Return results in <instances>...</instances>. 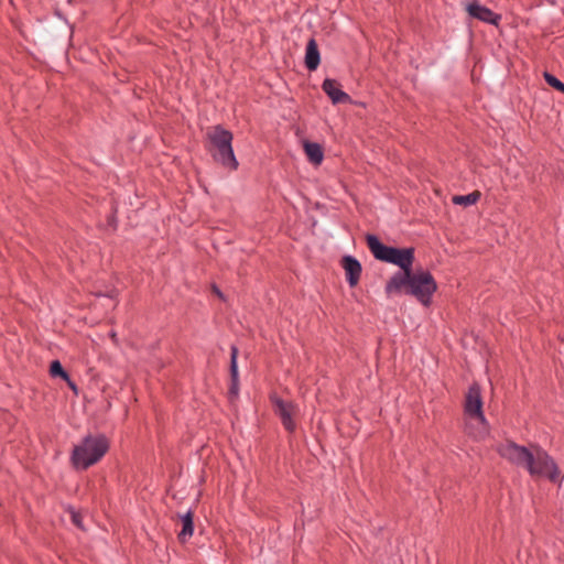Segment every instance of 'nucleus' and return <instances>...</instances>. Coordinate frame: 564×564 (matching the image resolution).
<instances>
[{"instance_id": "1", "label": "nucleus", "mask_w": 564, "mask_h": 564, "mask_svg": "<svg viewBox=\"0 0 564 564\" xmlns=\"http://www.w3.org/2000/svg\"><path fill=\"white\" fill-rule=\"evenodd\" d=\"M497 451L501 457L511 464L528 469L532 476L547 477L553 482L563 479L555 462L541 447L527 448L513 442H507L499 445Z\"/></svg>"}, {"instance_id": "2", "label": "nucleus", "mask_w": 564, "mask_h": 564, "mask_svg": "<svg viewBox=\"0 0 564 564\" xmlns=\"http://www.w3.org/2000/svg\"><path fill=\"white\" fill-rule=\"evenodd\" d=\"M436 288V282L430 272L411 269L394 273L387 282L386 293L389 296L401 293L410 294L426 306L430 304Z\"/></svg>"}, {"instance_id": "3", "label": "nucleus", "mask_w": 564, "mask_h": 564, "mask_svg": "<svg viewBox=\"0 0 564 564\" xmlns=\"http://www.w3.org/2000/svg\"><path fill=\"white\" fill-rule=\"evenodd\" d=\"M466 432L476 440H482L489 433V426L482 412L480 387L474 383L467 391L464 403Z\"/></svg>"}, {"instance_id": "4", "label": "nucleus", "mask_w": 564, "mask_h": 564, "mask_svg": "<svg viewBox=\"0 0 564 564\" xmlns=\"http://www.w3.org/2000/svg\"><path fill=\"white\" fill-rule=\"evenodd\" d=\"M108 448L109 442L105 435H88L74 447L72 463L77 469H87L98 463Z\"/></svg>"}, {"instance_id": "5", "label": "nucleus", "mask_w": 564, "mask_h": 564, "mask_svg": "<svg viewBox=\"0 0 564 564\" xmlns=\"http://www.w3.org/2000/svg\"><path fill=\"white\" fill-rule=\"evenodd\" d=\"M367 246L373 257L380 261L398 265L401 271L405 272L412 269L414 262L413 248H394L383 245L376 236L368 235Z\"/></svg>"}, {"instance_id": "6", "label": "nucleus", "mask_w": 564, "mask_h": 564, "mask_svg": "<svg viewBox=\"0 0 564 564\" xmlns=\"http://www.w3.org/2000/svg\"><path fill=\"white\" fill-rule=\"evenodd\" d=\"M209 151L213 158L229 170H236L238 162L235 158L231 141L232 134L220 126H215L207 131Z\"/></svg>"}, {"instance_id": "7", "label": "nucleus", "mask_w": 564, "mask_h": 564, "mask_svg": "<svg viewBox=\"0 0 564 564\" xmlns=\"http://www.w3.org/2000/svg\"><path fill=\"white\" fill-rule=\"evenodd\" d=\"M275 413L280 416L283 426L289 431L295 430V419L300 414L299 406L292 401H285L278 397L272 398Z\"/></svg>"}, {"instance_id": "8", "label": "nucleus", "mask_w": 564, "mask_h": 564, "mask_svg": "<svg viewBox=\"0 0 564 564\" xmlns=\"http://www.w3.org/2000/svg\"><path fill=\"white\" fill-rule=\"evenodd\" d=\"M466 11L468 14L482 22H487L494 25H498L501 17L496 14L487 7L482 6L479 1L474 0L466 6Z\"/></svg>"}, {"instance_id": "9", "label": "nucleus", "mask_w": 564, "mask_h": 564, "mask_svg": "<svg viewBox=\"0 0 564 564\" xmlns=\"http://www.w3.org/2000/svg\"><path fill=\"white\" fill-rule=\"evenodd\" d=\"M322 87L334 104H345L350 100V97L341 90L340 85L335 79H325Z\"/></svg>"}, {"instance_id": "10", "label": "nucleus", "mask_w": 564, "mask_h": 564, "mask_svg": "<svg viewBox=\"0 0 564 564\" xmlns=\"http://www.w3.org/2000/svg\"><path fill=\"white\" fill-rule=\"evenodd\" d=\"M341 263L349 285H357L361 274V265L359 261L354 257L346 256L343 258Z\"/></svg>"}, {"instance_id": "11", "label": "nucleus", "mask_w": 564, "mask_h": 564, "mask_svg": "<svg viewBox=\"0 0 564 564\" xmlns=\"http://www.w3.org/2000/svg\"><path fill=\"white\" fill-rule=\"evenodd\" d=\"M321 62L317 43L314 39H311L306 45L305 51V65L310 70H315Z\"/></svg>"}, {"instance_id": "12", "label": "nucleus", "mask_w": 564, "mask_h": 564, "mask_svg": "<svg viewBox=\"0 0 564 564\" xmlns=\"http://www.w3.org/2000/svg\"><path fill=\"white\" fill-rule=\"evenodd\" d=\"M194 512L187 511L184 516H181L182 530L178 534V538L182 542L188 540L194 533Z\"/></svg>"}, {"instance_id": "13", "label": "nucleus", "mask_w": 564, "mask_h": 564, "mask_svg": "<svg viewBox=\"0 0 564 564\" xmlns=\"http://www.w3.org/2000/svg\"><path fill=\"white\" fill-rule=\"evenodd\" d=\"M304 151H305L307 159L313 164L318 165L323 161L324 154H323L322 147L318 143L308 142V141L304 142Z\"/></svg>"}, {"instance_id": "14", "label": "nucleus", "mask_w": 564, "mask_h": 564, "mask_svg": "<svg viewBox=\"0 0 564 564\" xmlns=\"http://www.w3.org/2000/svg\"><path fill=\"white\" fill-rule=\"evenodd\" d=\"M480 198V193L475 191L468 195H456L452 198L455 205L470 206Z\"/></svg>"}, {"instance_id": "15", "label": "nucleus", "mask_w": 564, "mask_h": 564, "mask_svg": "<svg viewBox=\"0 0 564 564\" xmlns=\"http://www.w3.org/2000/svg\"><path fill=\"white\" fill-rule=\"evenodd\" d=\"M237 355L238 350L236 347H231V365H230V372H231V379H232V392L237 393L236 386H237V379H238V366H237Z\"/></svg>"}, {"instance_id": "16", "label": "nucleus", "mask_w": 564, "mask_h": 564, "mask_svg": "<svg viewBox=\"0 0 564 564\" xmlns=\"http://www.w3.org/2000/svg\"><path fill=\"white\" fill-rule=\"evenodd\" d=\"M545 82L553 88L564 93V84L550 73H544Z\"/></svg>"}, {"instance_id": "17", "label": "nucleus", "mask_w": 564, "mask_h": 564, "mask_svg": "<svg viewBox=\"0 0 564 564\" xmlns=\"http://www.w3.org/2000/svg\"><path fill=\"white\" fill-rule=\"evenodd\" d=\"M50 371H51V375L54 377L59 376L63 379L68 380V375L64 371L61 362L57 360H55L51 364Z\"/></svg>"}, {"instance_id": "18", "label": "nucleus", "mask_w": 564, "mask_h": 564, "mask_svg": "<svg viewBox=\"0 0 564 564\" xmlns=\"http://www.w3.org/2000/svg\"><path fill=\"white\" fill-rule=\"evenodd\" d=\"M72 520L75 525H77L78 528H82V520H80L79 514L72 512Z\"/></svg>"}, {"instance_id": "19", "label": "nucleus", "mask_w": 564, "mask_h": 564, "mask_svg": "<svg viewBox=\"0 0 564 564\" xmlns=\"http://www.w3.org/2000/svg\"><path fill=\"white\" fill-rule=\"evenodd\" d=\"M214 292H215L218 296H221L220 291H219L217 288H215V286H214Z\"/></svg>"}]
</instances>
